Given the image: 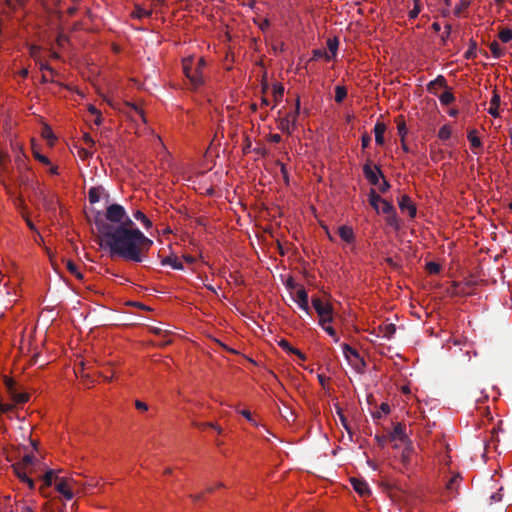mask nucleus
Segmentation results:
<instances>
[{
	"instance_id": "obj_46",
	"label": "nucleus",
	"mask_w": 512,
	"mask_h": 512,
	"mask_svg": "<svg viewBox=\"0 0 512 512\" xmlns=\"http://www.w3.org/2000/svg\"><path fill=\"white\" fill-rule=\"evenodd\" d=\"M57 476L54 477V471L49 470L43 477L44 484L51 486Z\"/></svg>"
},
{
	"instance_id": "obj_35",
	"label": "nucleus",
	"mask_w": 512,
	"mask_h": 512,
	"mask_svg": "<svg viewBox=\"0 0 512 512\" xmlns=\"http://www.w3.org/2000/svg\"><path fill=\"white\" fill-rule=\"evenodd\" d=\"M41 136H42L44 139L48 140V141H49V143H50L51 145L54 143V141H55V139H56V138H55V136H54V133H53L52 129H51L48 125H45V126L43 127V130H42V132H41Z\"/></svg>"
},
{
	"instance_id": "obj_44",
	"label": "nucleus",
	"mask_w": 512,
	"mask_h": 512,
	"mask_svg": "<svg viewBox=\"0 0 512 512\" xmlns=\"http://www.w3.org/2000/svg\"><path fill=\"white\" fill-rule=\"evenodd\" d=\"M477 54V46L475 42H471L470 47L467 49V51L464 53V57L466 59H472L475 58Z\"/></svg>"
},
{
	"instance_id": "obj_5",
	"label": "nucleus",
	"mask_w": 512,
	"mask_h": 512,
	"mask_svg": "<svg viewBox=\"0 0 512 512\" xmlns=\"http://www.w3.org/2000/svg\"><path fill=\"white\" fill-rule=\"evenodd\" d=\"M312 306L315 309L319 320L322 322H333L334 312L332 305L318 297L312 298Z\"/></svg>"
},
{
	"instance_id": "obj_25",
	"label": "nucleus",
	"mask_w": 512,
	"mask_h": 512,
	"mask_svg": "<svg viewBox=\"0 0 512 512\" xmlns=\"http://www.w3.org/2000/svg\"><path fill=\"white\" fill-rule=\"evenodd\" d=\"M500 96L494 92L491 100H490V106L488 109V113L492 115L493 117L499 116V106H500Z\"/></svg>"
},
{
	"instance_id": "obj_3",
	"label": "nucleus",
	"mask_w": 512,
	"mask_h": 512,
	"mask_svg": "<svg viewBox=\"0 0 512 512\" xmlns=\"http://www.w3.org/2000/svg\"><path fill=\"white\" fill-rule=\"evenodd\" d=\"M105 217L107 224L112 226H134L132 220L127 215L124 207L119 204H112L107 207ZM105 223L104 221H102Z\"/></svg>"
},
{
	"instance_id": "obj_28",
	"label": "nucleus",
	"mask_w": 512,
	"mask_h": 512,
	"mask_svg": "<svg viewBox=\"0 0 512 512\" xmlns=\"http://www.w3.org/2000/svg\"><path fill=\"white\" fill-rule=\"evenodd\" d=\"M133 217L140 221L146 229H150L152 227V222L150 219H148L147 216L140 210L135 211Z\"/></svg>"
},
{
	"instance_id": "obj_57",
	"label": "nucleus",
	"mask_w": 512,
	"mask_h": 512,
	"mask_svg": "<svg viewBox=\"0 0 512 512\" xmlns=\"http://www.w3.org/2000/svg\"><path fill=\"white\" fill-rule=\"evenodd\" d=\"M240 413H241V415H242V416H244L248 421H250V422H253V423H254V420L252 419L251 413H250L248 410H242Z\"/></svg>"
},
{
	"instance_id": "obj_64",
	"label": "nucleus",
	"mask_w": 512,
	"mask_h": 512,
	"mask_svg": "<svg viewBox=\"0 0 512 512\" xmlns=\"http://www.w3.org/2000/svg\"><path fill=\"white\" fill-rule=\"evenodd\" d=\"M50 166V169H49V172L52 174V175H57L58 174V167L55 166V165H49Z\"/></svg>"
},
{
	"instance_id": "obj_26",
	"label": "nucleus",
	"mask_w": 512,
	"mask_h": 512,
	"mask_svg": "<svg viewBox=\"0 0 512 512\" xmlns=\"http://www.w3.org/2000/svg\"><path fill=\"white\" fill-rule=\"evenodd\" d=\"M467 139L470 142V145L473 149H475V154H480L478 149L482 147V142L480 138L477 136L476 130H471L468 132Z\"/></svg>"
},
{
	"instance_id": "obj_29",
	"label": "nucleus",
	"mask_w": 512,
	"mask_h": 512,
	"mask_svg": "<svg viewBox=\"0 0 512 512\" xmlns=\"http://www.w3.org/2000/svg\"><path fill=\"white\" fill-rule=\"evenodd\" d=\"M31 146H32V153H33V156L35 159H37L39 162H41L42 164H44L46 166L51 165L50 160L46 156L40 154L38 151H35V139L34 138L31 139Z\"/></svg>"
},
{
	"instance_id": "obj_34",
	"label": "nucleus",
	"mask_w": 512,
	"mask_h": 512,
	"mask_svg": "<svg viewBox=\"0 0 512 512\" xmlns=\"http://www.w3.org/2000/svg\"><path fill=\"white\" fill-rule=\"evenodd\" d=\"M150 14H151V11L146 10L140 6H136L131 15L134 18L142 19V18L148 17Z\"/></svg>"
},
{
	"instance_id": "obj_58",
	"label": "nucleus",
	"mask_w": 512,
	"mask_h": 512,
	"mask_svg": "<svg viewBox=\"0 0 512 512\" xmlns=\"http://www.w3.org/2000/svg\"><path fill=\"white\" fill-rule=\"evenodd\" d=\"M381 412L384 414H389L390 406L387 403H382L380 406Z\"/></svg>"
},
{
	"instance_id": "obj_6",
	"label": "nucleus",
	"mask_w": 512,
	"mask_h": 512,
	"mask_svg": "<svg viewBox=\"0 0 512 512\" xmlns=\"http://www.w3.org/2000/svg\"><path fill=\"white\" fill-rule=\"evenodd\" d=\"M4 385L13 404H24L29 401L30 396L26 392H18L14 380L10 377L4 378Z\"/></svg>"
},
{
	"instance_id": "obj_2",
	"label": "nucleus",
	"mask_w": 512,
	"mask_h": 512,
	"mask_svg": "<svg viewBox=\"0 0 512 512\" xmlns=\"http://www.w3.org/2000/svg\"><path fill=\"white\" fill-rule=\"evenodd\" d=\"M205 66L206 62L202 57L189 56L183 59V72L193 89H198L204 83L203 69Z\"/></svg>"
},
{
	"instance_id": "obj_22",
	"label": "nucleus",
	"mask_w": 512,
	"mask_h": 512,
	"mask_svg": "<svg viewBox=\"0 0 512 512\" xmlns=\"http://www.w3.org/2000/svg\"><path fill=\"white\" fill-rule=\"evenodd\" d=\"M278 345L288 353L295 354L302 361L306 360V356L297 348L290 345V343L284 339L278 342Z\"/></svg>"
},
{
	"instance_id": "obj_32",
	"label": "nucleus",
	"mask_w": 512,
	"mask_h": 512,
	"mask_svg": "<svg viewBox=\"0 0 512 512\" xmlns=\"http://www.w3.org/2000/svg\"><path fill=\"white\" fill-rule=\"evenodd\" d=\"M10 148L13 153V156H20L21 154H25L23 144L18 142L17 140L10 141Z\"/></svg>"
},
{
	"instance_id": "obj_19",
	"label": "nucleus",
	"mask_w": 512,
	"mask_h": 512,
	"mask_svg": "<svg viewBox=\"0 0 512 512\" xmlns=\"http://www.w3.org/2000/svg\"><path fill=\"white\" fill-rule=\"evenodd\" d=\"M338 234L342 241L347 244H351L355 240V234L352 227L347 225H342L338 228Z\"/></svg>"
},
{
	"instance_id": "obj_37",
	"label": "nucleus",
	"mask_w": 512,
	"mask_h": 512,
	"mask_svg": "<svg viewBox=\"0 0 512 512\" xmlns=\"http://www.w3.org/2000/svg\"><path fill=\"white\" fill-rule=\"evenodd\" d=\"M452 129L449 125H443L438 132V137L441 140H448L451 137Z\"/></svg>"
},
{
	"instance_id": "obj_39",
	"label": "nucleus",
	"mask_w": 512,
	"mask_h": 512,
	"mask_svg": "<svg viewBox=\"0 0 512 512\" xmlns=\"http://www.w3.org/2000/svg\"><path fill=\"white\" fill-rule=\"evenodd\" d=\"M490 51L495 58H500L503 54V49L501 48L500 44L496 41H493L490 46Z\"/></svg>"
},
{
	"instance_id": "obj_45",
	"label": "nucleus",
	"mask_w": 512,
	"mask_h": 512,
	"mask_svg": "<svg viewBox=\"0 0 512 512\" xmlns=\"http://www.w3.org/2000/svg\"><path fill=\"white\" fill-rule=\"evenodd\" d=\"M397 130H398L399 136L401 137V141H403V139H405V136L407 135V132H408L404 121L398 122Z\"/></svg>"
},
{
	"instance_id": "obj_20",
	"label": "nucleus",
	"mask_w": 512,
	"mask_h": 512,
	"mask_svg": "<svg viewBox=\"0 0 512 512\" xmlns=\"http://www.w3.org/2000/svg\"><path fill=\"white\" fill-rule=\"evenodd\" d=\"M14 471L18 478L27 483L30 489L34 488V482L31 478L27 475V468L21 467V464H14L13 465Z\"/></svg>"
},
{
	"instance_id": "obj_42",
	"label": "nucleus",
	"mask_w": 512,
	"mask_h": 512,
	"mask_svg": "<svg viewBox=\"0 0 512 512\" xmlns=\"http://www.w3.org/2000/svg\"><path fill=\"white\" fill-rule=\"evenodd\" d=\"M347 96V91L342 86H337L335 89V101L336 102H342L344 98Z\"/></svg>"
},
{
	"instance_id": "obj_49",
	"label": "nucleus",
	"mask_w": 512,
	"mask_h": 512,
	"mask_svg": "<svg viewBox=\"0 0 512 512\" xmlns=\"http://www.w3.org/2000/svg\"><path fill=\"white\" fill-rule=\"evenodd\" d=\"M33 459V456L25 455L17 464H21V467L28 468L30 465L33 464Z\"/></svg>"
},
{
	"instance_id": "obj_9",
	"label": "nucleus",
	"mask_w": 512,
	"mask_h": 512,
	"mask_svg": "<svg viewBox=\"0 0 512 512\" xmlns=\"http://www.w3.org/2000/svg\"><path fill=\"white\" fill-rule=\"evenodd\" d=\"M10 156L7 151L0 149V181L5 182L6 179H12L13 173L10 169Z\"/></svg>"
},
{
	"instance_id": "obj_18",
	"label": "nucleus",
	"mask_w": 512,
	"mask_h": 512,
	"mask_svg": "<svg viewBox=\"0 0 512 512\" xmlns=\"http://www.w3.org/2000/svg\"><path fill=\"white\" fill-rule=\"evenodd\" d=\"M394 446L396 448H399V447L403 448L402 452H401V460L404 464H408L411 461V458H412V455L414 452L411 441H408L407 443H404V444L395 443Z\"/></svg>"
},
{
	"instance_id": "obj_51",
	"label": "nucleus",
	"mask_w": 512,
	"mask_h": 512,
	"mask_svg": "<svg viewBox=\"0 0 512 512\" xmlns=\"http://www.w3.org/2000/svg\"><path fill=\"white\" fill-rule=\"evenodd\" d=\"M322 329H323V330H324V331H325L329 336H331L335 342H338V341H339V338H338V336H337V334H336V331H335V329L332 327V325H329V326H327V327H325V328H322Z\"/></svg>"
},
{
	"instance_id": "obj_63",
	"label": "nucleus",
	"mask_w": 512,
	"mask_h": 512,
	"mask_svg": "<svg viewBox=\"0 0 512 512\" xmlns=\"http://www.w3.org/2000/svg\"><path fill=\"white\" fill-rule=\"evenodd\" d=\"M38 52H39V47H37V46H32V47L30 48V53H31V55H32L33 57H36V56H37V54H38Z\"/></svg>"
},
{
	"instance_id": "obj_33",
	"label": "nucleus",
	"mask_w": 512,
	"mask_h": 512,
	"mask_svg": "<svg viewBox=\"0 0 512 512\" xmlns=\"http://www.w3.org/2000/svg\"><path fill=\"white\" fill-rule=\"evenodd\" d=\"M272 92L275 104L279 103L284 95V87L281 84H274Z\"/></svg>"
},
{
	"instance_id": "obj_1",
	"label": "nucleus",
	"mask_w": 512,
	"mask_h": 512,
	"mask_svg": "<svg viewBox=\"0 0 512 512\" xmlns=\"http://www.w3.org/2000/svg\"><path fill=\"white\" fill-rule=\"evenodd\" d=\"M95 224L100 246L107 248L112 257L140 263L153 244L152 240L133 226H112L103 222Z\"/></svg>"
},
{
	"instance_id": "obj_53",
	"label": "nucleus",
	"mask_w": 512,
	"mask_h": 512,
	"mask_svg": "<svg viewBox=\"0 0 512 512\" xmlns=\"http://www.w3.org/2000/svg\"><path fill=\"white\" fill-rule=\"evenodd\" d=\"M370 141H371V137L369 135H363L362 138H361V146L363 149H366L369 144H370Z\"/></svg>"
},
{
	"instance_id": "obj_12",
	"label": "nucleus",
	"mask_w": 512,
	"mask_h": 512,
	"mask_svg": "<svg viewBox=\"0 0 512 512\" xmlns=\"http://www.w3.org/2000/svg\"><path fill=\"white\" fill-rule=\"evenodd\" d=\"M402 213H407L411 218L416 216V206L408 195H402L398 201Z\"/></svg>"
},
{
	"instance_id": "obj_31",
	"label": "nucleus",
	"mask_w": 512,
	"mask_h": 512,
	"mask_svg": "<svg viewBox=\"0 0 512 512\" xmlns=\"http://www.w3.org/2000/svg\"><path fill=\"white\" fill-rule=\"evenodd\" d=\"M101 188L92 187L88 192V198L91 204L97 203L101 197Z\"/></svg>"
},
{
	"instance_id": "obj_15",
	"label": "nucleus",
	"mask_w": 512,
	"mask_h": 512,
	"mask_svg": "<svg viewBox=\"0 0 512 512\" xmlns=\"http://www.w3.org/2000/svg\"><path fill=\"white\" fill-rule=\"evenodd\" d=\"M391 440L397 444H404L410 441L405 432V427L402 424L398 423L394 426L391 433Z\"/></svg>"
},
{
	"instance_id": "obj_7",
	"label": "nucleus",
	"mask_w": 512,
	"mask_h": 512,
	"mask_svg": "<svg viewBox=\"0 0 512 512\" xmlns=\"http://www.w3.org/2000/svg\"><path fill=\"white\" fill-rule=\"evenodd\" d=\"M290 296L293 302L297 304L299 309H301L307 315H311L308 293L303 286L296 287L295 291H290Z\"/></svg>"
},
{
	"instance_id": "obj_13",
	"label": "nucleus",
	"mask_w": 512,
	"mask_h": 512,
	"mask_svg": "<svg viewBox=\"0 0 512 512\" xmlns=\"http://www.w3.org/2000/svg\"><path fill=\"white\" fill-rule=\"evenodd\" d=\"M382 213L386 215V221L390 226L398 228V219L396 216V212L393 205L390 202H382Z\"/></svg>"
},
{
	"instance_id": "obj_41",
	"label": "nucleus",
	"mask_w": 512,
	"mask_h": 512,
	"mask_svg": "<svg viewBox=\"0 0 512 512\" xmlns=\"http://www.w3.org/2000/svg\"><path fill=\"white\" fill-rule=\"evenodd\" d=\"M499 39L504 42H510L512 40V29L504 28L499 32Z\"/></svg>"
},
{
	"instance_id": "obj_36",
	"label": "nucleus",
	"mask_w": 512,
	"mask_h": 512,
	"mask_svg": "<svg viewBox=\"0 0 512 512\" xmlns=\"http://www.w3.org/2000/svg\"><path fill=\"white\" fill-rule=\"evenodd\" d=\"M413 2V8L409 11V18L415 19L418 17L421 12V2L420 0H411Z\"/></svg>"
},
{
	"instance_id": "obj_8",
	"label": "nucleus",
	"mask_w": 512,
	"mask_h": 512,
	"mask_svg": "<svg viewBox=\"0 0 512 512\" xmlns=\"http://www.w3.org/2000/svg\"><path fill=\"white\" fill-rule=\"evenodd\" d=\"M300 110V100L297 99L295 111L293 113L287 114L285 117L279 120L278 127L281 131H285L290 133L291 129L295 126L298 114Z\"/></svg>"
},
{
	"instance_id": "obj_56",
	"label": "nucleus",
	"mask_w": 512,
	"mask_h": 512,
	"mask_svg": "<svg viewBox=\"0 0 512 512\" xmlns=\"http://www.w3.org/2000/svg\"><path fill=\"white\" fill-rule=\"evenodd\" d=\"M378 184H379V190L381 192H385L389 189V183L384 179L381 183H378Z\"/></svg>"
},
{
	"instance_id": "obj_24",
	"label": "nucleus",
	"mask_w": 512,
	"mask_h": 512,
	"mask_svg": "<svg viewBox=\"0 0 512 512\" xmlns=\"http://www.w3.org/2000/svg\"><path fill=\"white\" fill-rule=\"evenodd\" d=\"M338 40L336 38L327 40L328 51H325V59L326 61L332 60L336 56V52L338 50Z\"/></svg>"
},
{
	"instance_id": "obj_14",
	"label": "nucleus",
	"mask_w": 512,
	"mask_h": 512,
	"mask_svg": "<svg viewBox=\"0 0 512 512\" xmlns=\"http://www.w3.org/2000/svg\"><path fill=\"white\" fill-rule=\"evenodd\" d=\"M363 172L366 179L372 184L377 185L379 183L380 178L382 177L381 170L378 167H371L369 164H366L363 167Z\"/></svg>"
},
{
	"instance_id": "obj_47",
	"label": "nucleus",
	"mask_w": 512,
	"mask_h": 512,
	"mask_svg": "<svg viewBox=\"0 0 512 512\" xmlns=\"http://www.w3.org/2000/svg\"><path fill=\"white\" fill-rule=\"evenodd\" d=\"M125 105L129 108L130 112L133 111L140 118H142V119L144 118L143 110L141 108H139L136 104H131V103L127 102Z\"/></svg>"
},
{
	"instance_id": "obj_11",
	"label": "nucleus",
	"mask_w": 512,
	"mask_h": 512,
	"mask_svg": "<svg viewBox=\"0 0 512 512\" xmlns=\"http://www.w3.org/2000/svg\"><path fill=\"white\" fill-rule=\"evenodd\" d=\"M55 489L67 501L72 500L75 496V492L72 491L71 486L63 479V477L55 478Z\"/></svg>"
},
{
	"instance_id": "obj_50",
	"label": "nucleus",
	"mask_w": 512,
	"mask_h": 512,
	"mask_svg": "<svg viewBox=\"0 0 512 512\" xmlns=\"http://www.w3.org/2000/svg\"><path fill=\"white\" fill-rule=\"evenodd\" d=\"M14 408L15 404L0 402V414L9 413L13 411Z\"/></svg>"
},
{
	"instance_id": "obj_17",
	"label": "nucleus",
	"mask_w": 512,
	"mask_h": 512,
	"mask_svg": "<svg viewBox=\"0 0 512 512\" xmlns=\"http://www.w3.org/2000/svg\"><path fill=\"white\" fill-rule=\"evenodd\" d=\"M353 489L362 497L370 495V488L366 481L358 478L350 479Z\"/></svg>"
},
{
	"instance_id": "obj_27",
	"label": "nucleus",
	"mask_w": 512,
	"mask_h": 512,
	"mask_svg": "<svg viewBox=\"0 0 512 512\" xmlns=\"http://www.w3.org/2000/svg\"><path fill=\"white\" fill-rule=\"evenodd\" d=\"M161 264L169 265L176 270H182L184 268L182 262L176 256H168L163 258L161 260Z\"/></svg>"
},
{
	"instance_id": "obj_54",
	"label": "nucleus",
	"mask_w": 512,
	"mask_h": 512,
	"mask_svg": "<svg viewBox=\"0 0 512 512\" xmlns=\"http://www.w3.org/2000/svg\"><path fill=\"white\" fill-rule=\"evenodd\" d=\"M83 141L89 147H93L94 144H95V141L93 140V138L89 134H84Z\"/></svg>"
},
{
	"instance_id": "obj_40",
	"label": "nucleus",
	"mask_w": 512,
	"mask_h": 512,
	"mask_svg": "<svg viewBox=\"0 0 512 512\" xmlns=\"http://www.w3.org/2000/svg\"><path fill=\"white\" fill-rule=\"evenodd\" d=\"M461 480V477L459 474H454L450 480L448 481V483L446 484V488L449 490V491H454L456 490L459 482Z\"/></svg>"
},
{
	"instance_id": "obj_59",
	"label": "nucleus",
	"mask_w": 512,
	"mask_h": 512,
	"mask_svg": "<svg viewBox=\"0 0 512 512\" xmlns=\"http://www.w3.org/2000/svg\"><path fill=\"white\" fill-rule=\"evenodd\" d=\"M95 116V119H94V123L99 126L102 124V114L101 112H99L98 114L94 115Z\"/></svg>"
},
{
	"instance_id": "obj_4",
	"label": "nucleus",
	"mask_w": 512,
	"mask_h": 512,
	"mask_svg": "<svg viewBox=\"0 0 512 512\" xmlns=\"http://www.w3.org/2000/svg\"><path fill=\"white\" fill-rule=\"evenodd\" d=\"M9 166H11L9 164ZM14 166L17 175L14 173V169L10 167L13 178L12 179H6L5 182H2L4 185L6 182H14L19 181L20 183H24L28 180V172L30 171V166L28 164V157L26 154H21L20 156H15L14 159Z\"/></svg>"
},
{
	"instance_id": "obj_62",
	"label": "nucleus",
	"mask_w": 512,
	"mask_h": 512,
	"mask_svg": "<svg viewBox=\"0 0 512 512\" xmlns=\"http://www.w3.org/2000/svg\"><path fill=\"white\" fill-rule=\"evenodd\" d=\"M88 111L92 115H96V114H98L100 112L94 105H91V104L88 106Z\"/></svg>"
},
{
	"instance_id": "obj_48",
	"label": "nucleus",
	"mask_w": 512,
	"mask_h": 512,
	"mask_svg": "<svg viewBox=\"0 0 512 512\" xmlns=\"http://www.w3.org/2000/svg\"><path fill=\"white\" fill-rule=\"evenodd\" d=\"M426 269L430 274H437L440 271V265L435 262H428Z\"/></svg>"
},
{
	"instance_id": "obj_60",
	"label": "nucleus",
	"mask_w": 512,
	"mask_h": 512,
	"mask_svg": "<svg viewBox=\"0 0 512 512\" xmlns=\"http://www.w3.org/2000/svg\"><path fill=\"white\" fill-rule=\"evenodd\" d=\"M287 287L290 291H295L296 287H300L299 285H296L292 280L287 281Z\"/></svg>"
},
{
	"instance_id": "obj_61",
	"label": "nucleus",
	"mask_w": 512,
	"mask_h": 512,
	"mask_svg": "<svg viewBox=\"0 0 512 512\" xmlns=\"http://www.w3.org/2000/svg\"><path fill=\"white\" fill-rule=\"evenodd\" d=\"M270 141L274 143H278L281 141V136L279 134H272L270 136Z\"/></svg>"
},
{
	"instance_id": "obj_38",
	"label": "nucleus",
	"mask_w": 512,
	"mask_h": 512,
	"mask_svg": "<svg viewBox=\"0 0 512 512\" xmlns=\"http://www.w3.org/2000/svg\"><path fill=\"white\" fill-rule=\"evenodd\" d=\"M66 266H67L68 271L71 274H73L77 279H79V280L83 279V275L79 271V268L75 263L68 261Z\"/></svg>"
},
{
	"instance_id": "obj_30",
	"label": "nucleus",
	"mask_w": 512,
	"mask_h": 512,
	"mask_svg": "<svg viewBox=\"0 0 512 512\" xmlns=\"http://www.w3.org/2000/svg\"><path fill=\"white\" fill-rule=\"evenodd\" d=\"M63 479L71 486V489L75 492V495L82 491L83 484L73 477H63Z\"/></svg>"
},
{
	"instance_id": "obj_55",
	"label": "nucleus",
	"mask_w": 512,
	"mask_h": 512,
	"mask_svg": "<svg viewBox=\"0 0 512 512\" xmlns=\"http://www.w3.org/2000/svg\"><path fill=\"white\" fill-rule=\"evenodd\" d=\"M79 156L82 158V159H86V158H89L92 156V152H90L88 149H81L79 151Z\"/></svg>"
},
{
	"instance_id": "obj_52",
	"label": "nucleus",
	"mask_w": 512,
	"mask_h": 512,
	"mask_svg": "<svg viewBox=\"0 0 512 512\" xmlns=\"http://www.w3.org/2000/svg\"><path fill=\"white\" fill-rule=\"evenodd\" d=\"M135 407H136V409H138L140 411H147L148 410V405L145 402L140 401V400H136L135 401Z\"/></svg>"
},
{
	"instance_id": "obj_16",
	"label": "nucleus",
	"mask_w": 512,
	"mask_h": 512,
	"mask_svg": "<svg viewBox=\"0 0 512 512\" xmlns=\"http://www.w3.org/2000/svg\"><path fill=\"white\" fill-rule=\"evenodd\" d=\"M395 332L396 327L393 323L384 322L378 326L376 336L391 339Z\"/></svg>"
},
{
	"instance_id": "obj_21",
	"label": "nucleus",
	"mask_w": 512,
	"mask_h": 512,
	"mask_svg": "<svg viewBox=\"0 0 512 512\" xmlns=\"http://www.w3.org/2000/svg\"><path fill=\"white\" fill-rule=\"evenodd\" d=\"M387 130L385 123L377 121L374 126L375 142L378 145L384 144V134Z\"/></svg>"
},
{
	"instance_id": "obj_10",
	"label": "nucleus",
	"mask_w": 512,
	"mask_h": 512,
	"mask_svg": "<svg viewBox=\"0 0 512 512\" xmlns=\"http://www.w3.org/2000/svg\"><path fill=\"white\" fill-rule=\"evenodd\" d=\"M342 350L347 360L357 369L360 370L364 366L363 360L360 358L359 353L355 349L350 347L348 344H343Z\"/></svg>"
},
{
	"instance_id": "obj_43",
	"label": "nucleus",
	"mask_w": 512,
	"mask_h": 512,
	"mask_svg": "<svg viewBox=\"0 0 512 512\" xmlns=\"http://www.w3.org/2000/svg\"><path fill=\"white\" fill-rule=\"evenodd\" d=\"M439 99L442 104L448 105L454 101V95L449 91H445L440 95Z\"/></svg>"
},
{
	"instance_id": "obj_23",
	"label": "nucleus",
	"mask_w": 512,
	"mask_h": 512,
	"mask_svg": "<svg viewBox=\"0 0 512 512\" xmlns=\"http://www.w3.org/2000/svg\"><path fill=\"white\" fill-rule=\"evenodd\" d=\"M386 201L381 198L375 190H371L369 193V203L376 210L377 213H382V202Z\"/></svg>"
}]
</instances>
